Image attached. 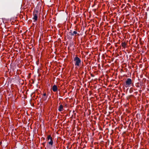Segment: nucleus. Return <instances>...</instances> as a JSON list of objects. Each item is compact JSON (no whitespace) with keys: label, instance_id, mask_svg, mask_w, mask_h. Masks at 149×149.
<instances>
[{"label":"nucleus","instance_id":"obj_1","mask_svg":"<svg viewBox=\"0 0 149 149\" xmlns=\"http://www.w3.org/2000/svg\"><path fill=\"white\" fill-rule=\"evenodd\" d=\"M132 83V79L130 78H128L125 82V86L126 87H128L130 86L131 85Z\"/></svg>","mask_w":149,"mask_h":149},{"label":"nucleus","instance_id":"obj_2","mask_svg":"<svg viewBox=\"0 0 149 149\" xmlns=\"http://www.w3.org/2000/svg\"><path fill=\"white\" fill-rule=\"evenodd\" d=\"M74 61L75 62V64L76 66H79V64L81 63L80 59L77 56L74 58Z\"/></svg>","mask_w":149,"mask_h":149},{"label":"nucleus","instance_id":"obj_3","mask_svg":"<svg viewBox=\"0 0 149 149\" xmlns=\"http://www.w3.org/2000/svg\"><path fill=\"white\" fill-rule=\"evenodd\" d=\"M38 12L37 10H34L33 12V19H34V22L37 21L38 19Z\"/></svg>","mask_w":149,"mask_h":149},{"label":"nucleus","instance_id":"obj_4","mask_svg":"<svg viewBox=\"0 0 149 149\" xmlns=\"http://www.w3.org/2000/svg\"><path fill=\"white\" fill-rule=\"evenodd\" d=\"M53 144V141L52 140H51L47 144V149H50V147L49 145L52 146Z\"/></svg>","mask_w":149,"mask_h":149},{"label":"nucleus","instance_id":"obj_5","mask_svg":"<svg viewBox=\"0 0 149 149\" xmlns=\"http://www.w3.org/2000/svg\"><path fill=\"white\" fill-rule=\"evenodd\" d=\"M52 89L54 92L58 90L57 86L56 85H54L52 87Z\"/></svg>","mask_w":149,"mask_h":149},{"label":"nucleus","instance_id":"obj_6","mask_svg":"<svg viewBox=\"0 0 149 149\" xmlns=\"http://www.w3.org/2000/svg\"><path fill=\"white\" fill-rule=\"evenodd\" d=\"M63 107L62 104H61L59 107V108L58 109V110L59 111H63Z\"/></svg>","mask_w":149,"mask_h":149},{"label":"nucleus","instance_id":"obj_7","mask_svg":"<svg viewBox=\"0 0 149 149\" xmlns=\"http://www.w3.org/2000/svg\"><path fill=\"white\" fill-rule=\"evenodd\" d=\"M71 31H70V32L69 33H70V35L71 36H74V35H76L77 33V32L76 31H73V33H71Z\"/></svg>","mask_w":149,"mask_h":149},{"label":"nucleus","instance_id":"obj_8","mask_svg":"<svg viewBox=\"0 0 149 149\" xmlns=\"http://www.w3.org/2000/svg\"><path fill=\"white\" fill-rule=\"evenodd\" d=\"M121 45L123 47L125 48L126 45V44L125 42H124L122 43Z\"/></svg>","mask_w":149,"mask_h":149},{"label":"nucleus","instance_id":"obj_9","mask_svg":"<svg viewBox=\"0 0 149 149\" xmlns=\"http://www.w3.org/2000/svg\"><path fill=\"white\" fill-rule=\"evenodd\" d=\"M47 96H42V99L44 101H46L47 99Z\"/></svg>","mask_w":149,"mask_h":149},{"label":"nucleus","instance_id":"obj_10","mask_svg":"<svg viewBox=\"0 0 149 149\" xmlns=\"http://www.w3.org/2000/svg\"><path fill=\"white\" fill-rule=\"evenodd\" d=\"M47 139L48 140H49V139H50V140H52V138L51 137V135H49L48 136Z\"/></svg>","mask_w":149,"mask_h":149},{"label":"nucleus","instance_id":"obj_11","mask_svg":"<svg viewBox=\"0 0 149 149\" xmlns=\"http://www.w3.org/2000/svg\"><path fill=\"white\" fill-rule=\"evenodd\" d=\"M42 96H46V93H44L43 94V95Z\"/></svg>","mask_w":149,"mask_h":149},{"label":"nucleus","instance_id":"obj_12","mask_svg":"<svg viewBox=\"0 0 149 149\" xmlns=\"http://www.w3.org/2000/svg\"><path fill=\"white\" fill-rule=\"evenodd\" d=\"M91 77H94V75L92 74H91Z\"/></svg>","mask_w":149,"mask_h":149},{"label":"nucleus","instance_id":"obj_13","mask_svg":"<svg viewBox=\"0 0 149 149\" xmlns=\"http://www.w3.org/2000/svg\"><path fill=\"white\" fill-rule=\"evenodd\" d=\"M45 142H44L43 143H42V145H43V146H45Z\"/></svg>","mask_w":149,"mask_h":149},{"label":"nucleus","instance_id":"obj_14","mask_svg":"<svg viewBox=\"0 0 149 149\" xmlns=\"http://www.w3.org/2000/svg\"><path fill=\"white\" fill-rule=\"evenodd\" d=\"M109 44V45H110V43H109V44Z\"/></svg>","mask_w":149,"mask_h":149}]
</instances>
